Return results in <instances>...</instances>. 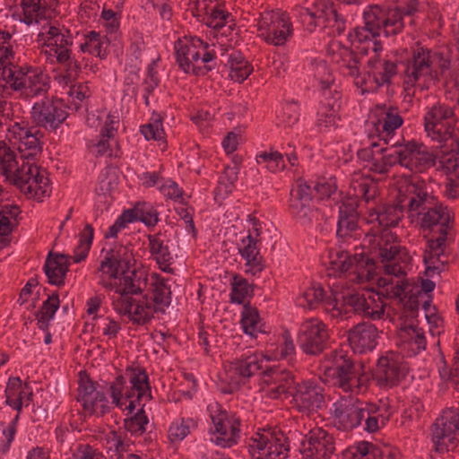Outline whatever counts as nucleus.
Wrapping results in <instances>:
<instances>
[{"mask_svg":"<svg viewBox=\"0 0 459 459\" xmlns=\"http://www.w3.org/2000/svg\"><path fill=\"white\" fill-rule=\"evenodd\" d=\"M409 372L407 363L388 357H380L372 377L380 386H396Z\"/></svg>","mask_w":459,"mask_h":459,"instance_id":"obj_13","label":"nucleus"},{"mask_svg":"<svg viewBox=\"0 0 459 459\" xmlns=\"http://www.w3.org/2000/svg\"><path fill=\"white\" fill-rule=\"evenodd\" d=\"M348 38L351 44H354L355 42L358 44H368L373 39L369 31L366 29V24L364 27H356L353 29V31L349 33Z\"/></svg>","mask_w":459,"mask_h":459,"instance_id":"obj_63","label":"nucleus"},{"mask_svg":"<svg viewBox=\"0 0 459 459\" xmlns=\"http://www.w3.org/2000/svg\"><path fill=\"white\" fill-rule=\"evenodd\" d=\"M359 369L356 368L351 359H343L342 363L332 368L333 376L337 379V383L344 391L365 392L371 381L374 379L372 373L359 372L364 368L363 364H359Z\"/></svg>","mask_w":459,"mask_h":459,"instance_id":"obj_8","label":"nucleus"},{"mask_svg":"<svg viewBox=\"0 0 459 459\" xmlns=\"http://www.w3.org/2000/svg\"><path fill=\"white\" fill-rule=\"evenodd\" d=\"M405 150H407V143L403 148L381 147L377 149V153L381 154L382 157L373 162L375 170L378 173H386L391 167L396 164L406 168L408 160Z\"/></svg>","mask_w":459,"mask_h":459,"instance_id":"obj_27","label":"nucleus"},{"mask_svg":"<svg viewBox=\"0 0 459 459\" xmlns=\"http://www.w3.org/2000/svg\"><path fill=\"white\" fill-rule=\"evenodd\" d=\"M330 265L334 273H346L353 266L352 255L343 251L338 253L336 259L330 262Z\"/></svg>","mask_w":459,"mask_h":459,"instance_id":"obj_58","label":"nucleus"},{"mask_svg":"<svg viewBox=\"0 0 459 459\" xmlns=\"http://www.w3.org/2000/svg\"><path fill=\"white\" fill-rule=\"evenodd\" d=\"M357 196H360L366 203L374 200L377 195V185L372 180L363 179L354 186Z\"/></svg>","mask_w":459,"mask_h":459,"instance_id":"obj_55","label":"nucleus"},{"mask_svg":"<svg viewBox=\"0 0 459 459\" xmlns=\"http://www.w3.org/2000/svg\"><path fill=\"white\" fill-rule=\"evenodd\" d=\"M406 191L411 195L408 203L409 212L418 211L428 204L435 201L437 198L433 195L429 194L424 180H418L409 184L406 187Z\"/></svg>","mask_w":459,"mask_h":459,"instance_id":"obj_31","label":"nucleus"},{"mask_svg":"<svg viewBox=\"0 0 459 459\" xmlns=\"http://www.w3.org/2000/svg\"><path fill=\"white\" fill-rule=\"evenodd\" d=\"M20 165L16 153L11 149L9 145L4 141L0 142V167L2 174L10 179L13 178V172Z\"/></svg>","mask_w":459,"mask_h":459,"instance_id":"obj_42","label":"nucleus"},{"mask_svg":"<svg viewBox=\"0 0 459 459\" xmlns=\"http://www.w3.org/2000/svg\"><path fill=\"white\" fill-rule=\"evenodd\" d=\"M447 231L445 229L437 238H429L427 241V249L424 252L423 262L424 264L430 263V261L440 262L442 264H447V260H443L442 257L445 254L446 241L447 239Z\"/></svg>","mask_w":459,"mask_h":459,"instance_id":"obj_37","label":"nucleus"},{"mask_svg":"<svg viewBox=\"0 0 459 459\" xmlns=\"http://www.w3.org/2000/svg\"><path fill=\"white\" fill-rule=\"evenodd\" d=\"M451 60L444 52H432L424 48L420 42H417V48L413 50L411 60L405 67L404 74L408 80L405 83L417 82L420 77H424V83L440 82L438 70L442 76L447 72Z\"/></svg>","mask_w":459,"mask_h":459,"instance_id":"obj_1","label":"nucleus"},{"mask_svg":"<svg viewBox=\"0 0 459 459\" xmlns=\"http://www.w3.org/2000/svg\"><path fill=\"white\" fill-rule=\"evenodd\" d=\"M443 153L439 160V169L450 174L457 169L459 166V151L458 152H446V148H440Z\"/></svg>","mask_w":459,"mask_h":459,"instance_id":"obj_56","label":"nucleus"},{"mask_svg":"<svg viewBox=\"0 0 459 459\" xmlns=\"http://www.w3.org/2000/svg\"><path fill=\"white\" fill-rule=\"evenodd\" d=\"M338 112L339 111L319 108L316 121V126L318 131L321 133H328L336 130L338 123L341 120Z\"/></svg>","mask_w":459,"mask_h":459,"instance_id":"obj_44","label":"nucleus"},{"mask_svg":"<svg viewBox=\"0 0 459 459\" xmlns=\"http://www.w3.org/2000/svg\"><path fill=\"white\" fill-rule=\"evenodd\" d=\"M286 105L283 108L282 112V122L287 126H292L295 125L299 119V112L298 107H293L292 105H298L299 101L295 100H285Z\"/></svg>","mask_w":459,"mask_h":459,"instance_id":"obj_57","label":"nucleus"},{"mask_svg":"<svg viewBox=\"0 0 459 459\" xmlns=\"http://www.w3.org/2000/svg\"><path fill=\"white\" fill-rule=\"evenodd\" d=\"M148 423L149 419L144 411V404H143L134 415L125 419L124 428L131 435L140 437L145 433Z\"/></svg>","mask_w":459,"mask_h":459,"instance_id":"obj_43","label":"nucleus"},{"mask_svg":"<svg viewBox=\"0 0 459 459\" xmlns=\"http://www.w3.org/2000/svg\"><path fill=\"white\" fill-rule=\"evenodd\" d=\"M352 261L359 281H370L375 278L377 264L374 258L369 257L367 253H360L353 255Z\"/></svg>","mask_w":459,"mask_h":459,"instance_id":"obj_38","label":"nucleus"},{"mask_svg":"<svg viewBox=\"0 0 459 459\" xmlns=\"http://www.w3.org/2000/svg\"><path fill=\"white\" fill-rule=\"evenodd\" d=\"M78 376L76 401L81 403L82 410L90 416L95 415L97 405L95 394H100V392L97 390L99 384L91 378L86 370H81Z\"/></svg>","mask_w":459,"mask_h":459,"instance_id":"obj_23","label":"nucleus"},{"mask_svg":"<svg viewBox=\"0 0 459 459\" xmlns=\"http://www.w3.org/2000/svg\"><path fill=\"white\" fill-rule=\"evenodd\" d=\"M134 306H135L134 311H132V308H130V315H126L134 325H147L154 317L156 312L152 310V302L149 300L148 294L143 295L142 299L138 301L135 300Z\"/></svg>","mask_w":459,"mask_h":459,"instance_id":"obj_40","label":"nucleus"},{"mask_svg":"<svg viewBox=\"0 0 459 459\" xmlns=\"http://www.w3.org/2000/svg\"><path fill=\"white\" fill-rule=\"evenodd\" d=\"M409 286V282L407 279H403L400 282H398L396 285L392 286L391 289H386V294L385 297L391 298V299H399L400 302H403L405 299L407 298V295L405 294V290L407 287ZM381 294L384 296V293L381 292Z\"/></svg>","mask_w":459,"mask_h":459,"instance_id":"obj_62","label":"nucleus"},{"mask_svg":"<svg viewBox=\"0 0 459 459\" xmlns=\"http://www.w3.org/2000/svg\"><path fill=\"white\" fill-rule=\"evenodd\" d=\"M137 214L139 221L147 227H154L159 222V212L154 206L146 202H137Z\"/></svg>","mask_w":459,"mask_h":459,"instance_id":"obj_49","label":"nucleus"},{"mask_svg":"<svg viewBox=\"0 0 459 459\" xmlns=\"http://www.w3.org/2000/svg\"><path fill=\"white\" fill-rule=\"evenodd\" d=\"M290 451V440L280 429H271L267 436L253 439L249 453L253 459H286Z\"/></svg>","mask_w":459,"mask_h":459,"instance_id":"obj_2","label":"nucleus"},{"mask_svg":"<svg viewBox=\"0 0 459 459\" xmlns=\"http://www.w3.org/2000/svg\"><path fill=\"white\" fill-rule=\"evenodd\" d=\"M431 126L425 131L433 140L437 141L439 148H446V152L459 151V128L454 125V121L429 123Z\"/></svg>","mask_w":459,"mask_h":459,"instance_id":"obj_21","label":"nucleus"},{"mask_svg":"<svg viewBox=\"0 0 459 459\" xmlns=\"http://www.w3.org/2000/svg\"><path fill=\"white\" fill-rule=\"evenodd\" d=\"M261 376L262 382L266 385H276L270 391V395L273 398H278L281 394L290 395L298 385L295 382L294 375L290 371L281 369L279 366L266 367Z\"/></svg>","mask_w":459,"mask_h":459,"instance_id":"obj_16","label":"nucleus"},{"mask_svg":"<svg viewBox=\"0 0 459 459\" xmlns=\"http://www.w3.org/2000/svg\"><path fill=\"white\" fill-rule=\"evenodd\" d=\"M252 71V66L247 64L244 65L242 63H238L236 65L232 64L230 76L232 81L238 83H242L249 76Z\"/></svg>","mask_w":459,"mask_h":459,"instance_id":"obj_61","label":"nucleus"},{"mask_svg":"<svg viewBox=\"0 0 459 459\" xmlns=\"http://www.w3.org/2000/svg\"><path fill=\"white\" fill-rule=\"evenodd\" d=\"M370 403L359 399H343L334 403V427L342 431H350L360 425L366 417Z\"/></svg>","mask_w":459,"mask_h":459,"instance_id":"obj_6","label":"nucleus"},{"mask_svg":"<svg viewBox=\"0 0 459 459\" xmlns=\"http://www.w3.org/2000/svg\"><path fill=\"white\" fill-rule=\"evenodd\" d=\"M385 9L378 5L370 6L363 13L366 29L369 31L372 38H377L380 34V30L383 28L385 32Z\"/></svg>","mask_w":459,"mask_h":459,"instance_id":"obj_39","label":"nucleus"},{"mask_svg":"<svg viewBox=\"0 0 459 459\" xmlns=\"http://www.w3.org/2000/svg\"><path fill=\"white\" fill-rule=\"evenodd\" d=\"M249 285L247 281L242 276L236 274L231 282L230 302L243 304L240 324L246 334L255 336L256 325L260 316L258 309L251 306L250 302L244 303L245 298L248 295Z\"/></svg>","mask_w":459,"mask_h":459,"instance_id":"obj_4","label":"nucleus"},{"mask_svg":"<svg viewBox=\"0 0 459 459\" xmlns=\"http://www.w3.org/2000/svg\"><path fill=\"white\" fill-rule=\"evenodd\" d=\"M289 210L296 218L310 220L313 212L312 189L307 182L299 178L296 181V187L290 194Z\"/></svg>","mask_w":459,"mask_h":459,"instance_id":"obj_14","label":"nucleus"},{"mask_svg":"<svg viewBox=\"0 0 459 459\" xmlns=\"http://www.w3.org/2000/svg\"><path fill=\"white\" fill-rule=\"evenodd\" d=\"M146 140L160 141L164 138L165 132L162 126V118L160 115L152 123L143 125L140 129Z\"/></svg>","mask_w":459,"mask_h":459,"instance_id":"obj_53","label":"nucleus"},{"mask_svg":"<svg viewBox=\"0 0 459 459\" xmlns=\"http://www.w3.org/2000/svg\"><path fill=\"white\" fill-rule=\"evenodd\" d=\"M12 34L0 30V64L13 56V46L11 44Z\"/></svg>","mask_w":459,"mask_h":459,"instance_id":"obj_59","label":"nucleus"},{"mask_svg":"<svg viewBox=\"0 0 459 459\" xmlns=\"http://www.w3.org/2000/svg\"><path fill=\"white\" fill-rule=\"evenodd\" d=\"M126 374L128 376L132 390L137 392L138 400H142L147 391L149 392V398L152 399L149 376L145 368L131 365L126 368Z\"/></svg>","mask_w":459,"mask_h":459,"instance_id":"obj_29","label":"nucleus"},{"mask_svg":"<svg viewBox=\"0 0 459 459\" xmlns=\"http://www.w3.org/2000/svg\"><path fill=\"white\" fill-rule=\"evenodd\" d=\"M68 117L60 100H46L34 103L31 117L38 126L51 131L56 130Z\"/></svg>","mask_w":459,"mask_h":459,"instance_id":"obj_10","label":"nucleus"},{"mask_svg":"<svg viewBox=\"0 0 459 459\" xmlns=\"http://www.w3.org/2000/svg\"><path fill=\"white\" fill-rule=\"evenodd\" d=\"M263 362L264 359L255 353L246 358L238 359L232 364L236 374L243 378H249L255 374L261 375L265 369Z\"/></svg>","mask_w":459,"mask_h":459,"instance_id":"obj_35","label":"nucleus"},{"mask_svg":"<svg viewBox=\"0 0 459 459\" xmlns=\"http://www.w3.org/2000/svg\"><path fill=\"white\" fill-rule=\"evenodd\" d=\"M261 160L266 163V168L272 172L283 170L285 169L283 155L278 151H271L269 153L266 152L260 153L256 156V161L260 163Z\"/></svg>","mask_w":459,"mask_h":459,"instance_id":"obj_51","label":"nucleus"},{"mask_svg":"<svg viewBox=\"0 0 459 459\" xmlns=\"http://www.w3.org/2000/svg\"><path fill=\"white\" fill-rule=\"evenodd\" d=\"M336 189L337 186L334 182H317L314 186V190L319 200L329 198L335 193Z\"/></svg>","mask_w":459,"mask_h":459,"instance_id":"obj_64","label":"nucleus"},{"mask_svg":"<svg viewBox=\"0 0 459 459\" xmlns=\"http://www.w3.org/2000/svg\"><path fill=\"white\" fill-rule=\"evenodd\" d=\"M197 428V422L191 418L177 420L173 422L169 429V438L171 442L182 441L188 434L191 429Z\"/></svg>","mask_w":459,"mask_h":459,"instance_id":"obj_45","label":"nucleus"},{"mask_svg":"<svg viewBox=\"0 0 459 459\" xmlns=\"http://www.w3.org/2000/svg\"><path fill=\"white\" fill-rule=\"evenodd\" d=\"M341 99L342 92L335 88H321L319 108L339 111L341 108Z\"/></svg>","mask_w":459,"mask_h":459,"instance_id":"obj_48","label":"nucleus"},{"mask_svg":"<svg viewBox=\"0 0 459 459\" xmlns=\"http://www.w3.org/2000/svg\"><path fill=\"white\" fill-rule=\"evenodd\" d=\"M392 109L390 108L389 111L385 112L382 119L377 118L372 122L375 132L389 134L390 132H394L403 125V117L399 114H393Z\"/></svg>","mask_w":459,"mask_h":459,"instance_id":"obj_46","label":"nucleus"},{"mask_svg":"<svg viewBox=\"0 0 459 459\" xmlns=\"http://www.w3.org/2000/svg\"><path fill=\"white\" fill-rule=\"evenodd\" d=\"M385 454L380 446L371 442L360 441L348 448L344 455L347 459H383Z\"/></svg>","mask_w":459,"mask_h":459,"instance_id":"obj_36","label":"nucleus"},{"mask_svg":"<svg viewBox=\"0 0 459 459\" xmlns=\"http://www.w3.org/2000/svg\"><path fill=\"white\" fill-rule=\"evenodd\" d=\"M71 256L66 254L50 251L47 255L43 271L51 285L62 287L70 267Z\"/></svg>","mask_w":459,"mask_h":459,"instance_id":"obj_19","label":"nucleus"},{"mask_svg":"<svg viewBox=\"0 0 459 459\" xmlns=\"http://www.w3.org/2000/svg\"><path fill=\"white\" fill-rule=\"evenodd\" d=\"M358 199L347 196L342 200L339 207V218L337 222V236L345 237L354 231L358 227Z\"/></svg>","mask_w":459,"mask_h":459,"instance_id":"obj_25","label":"nucleus"},{"mask_svg":"<svg viewBox=\"0 0 459 459\" xmlns=\"http://www.w3.org/2000/svg\"><path fill=\"white\" fill-rule=\"evenodd\" d=\"M405 152L408 160L406 168L412 172L422 173L436 165L437 155L429 152L423 143L408 142Z\"/></svg>","mask_w":459,"mask_h":459,"instance_id":"obj_18","label":"nucleus"},{"mask_svg":"<svg viewBox=\"0 0 459 459\" xmlns=\"http://www.w3.org/2000/svg\"><path fill=\"white\" fill-rule=\"evenodd\" d=\"M161 234L148 235L149 251L152 257L159 264L160 270L165 273H173L171 268L172 255L168 245L160 238Z\"/></svg>","mask_w":459,"mask_h":459,"instance_id":"obj_28","label":"nucleus"},{"mask_svg":"<svg viewBox=\"0 0 459 459\" xmlns=\"http://www.w3.org/2000/svg\"><path fill=\"white\" fill-rule=\"evenodd\" d=\"M135 264L132 249L126 246H116L107 251L104 260L100 262L99 271L107 273L110 279H119L129 273Z\"/></svg>","mask_w":459,"mask_h":459,"instance_id":"obj_11","label":"nucleus"},{"mask_svg":"<svg viewBox=\"0 0 459 459\" xmlns=\"http://www.w3.org/2000/svg\"><path fill=\"white\" fill-rule=\"evenodd\" d=\"M148 276V272L143 268L129 269V273L121 277L120 285L131 295L143 294L149 285Z\"/></svg>","mask_w":459,"mask_h":459,"instance_id":"obj_30","label":"nucleus"},{"mask_svg":"<svg viewBox=\"0 0 459 459\" xmlns=\"http://www.w3.org/2000/svg\"><path fill=\"white\" fill-rule=\"evenodd\" d=\"M431 440L437 452L444 453L454 451L459 444V435L455 434L437 420L430 427Z\"/></svg>","mask_w":459,"mask_h":459,"instance_id":"obj_26","label":"nucleus"},{"mask_svg":"<svg viewBox=\"0 0 459 459\" xmlns=\"http://www.w3.org/2000/svg\"><path fill=\"white\" fill-rule=\"evenodd\" d=\"M21 146H24V151L32 152L28 153L30 158H39L42 153L43 143L39 141L36 136L32 135V130H26L24 134H20Z\"/></svg>","mask_w":459,"mask_h":459,"instance_id":"obj_52","label":"nucleus"},{"mask_svg":"<svg viewBox=\"0 0 459 459\" xmlns=\"http://www.w3.org/2000/svg\"><path fill=\"white\" fill-rule=\"evenodd\" d=\"M328 338L326 325L322 321L311 319L301 325L298 342L306 354L316 356L326 348Z\"/></svg>","mask_w":459,"mask_h":459,"instance_id":"obj_9","label":"nucleus"},{"mask_svg":"<svg viewBox=\"0 0 459 459\" xmlns=\"http://www.w3.org/2000/svg\"><path fill=\"white\" fill-rule=\"evenodd\" d=\"M19 167L13 172V185L20 186L21 188L28 184L30 179H33L35 186L31 185L27 186L25 194L32 195L37 200L40 201L41 198L48 196L51 188L49 186L50 179L45 174L47 170L41 166L37 164L33 166Z\"/></svg>","mask_w":459,"mask_h":459,"instance_id":"obj_7","label":"nucleus"},{"mask_svg":"<svg viewBox=\"0 0 459 459\" xmlns=\"http://www.w3.org/2000/svg\"><path fill=\"white\" fill-rule=\"evenodd\" d=\"M342 307H351L353 313L360 314L368 316L372 319H380L384 315V309L373 310L370 308V305L368 303L365 296L358 292L351 293L346 296H342Z\"/></svg>","mask_w":459,"mask_h":459,"instance_id":"obj_32","label":"nucleus"},{"mask_svg":"<svg viewBox=\"0 0 459 459\" xmlns=\"http://www.w3.org/2000/svg\"><path fill=\"white\" fill-rule=\"evenodd\" d=\"M213 433L218 434L216 444L222 447H231L239 438L241 420L235 415H230L227 411L220 408L212 415Z\"/></svg>","mask_w":459,"mask_h":459,"instance_id":"obj_12","label":"nucleus"},{"mask_svg":"<svg viewBox=\"0 0 459 459\" xmlns=\"http://www.w3.org/2000/svg\"><path fill=\"white\" fill-rule=\"evenodd\" d=\"M422 218L420 222V228L423 230L433 231L434 228L438 226V235L441 234L442 230L448 232L451 228L449 223L451 222V217L447 211V206H444L437 198L435 201L423 206Z\"/></svg>","mask_w":459,"mask_h":459,"instance_id":"obj_17","label":"nucleus"},{"mask_svg":"<svg viewBox=\"0 0 459 459\" xmlns=\"http://www.w3.org/2000/svg\"><path fill=\"white\" fill-rule=\"evenodd\" d=\"M334 451L333 436L322 428L311 429L299 446L303 459H330Z\"/></svg>","mask_w":459,"mask_h":459,"instance_id":"obj_5","label":"nucleus"},{"mask_svg":"<svg viewBox=\"0 0 459 459\" xmlns=\"http://www.w3.org/2000/svg\"><path fill=\"white\" fill-rule=\"evenodd\" d=\"M151 280L149 291L152 296L149 297V300L152 302V310L165 314L166 308L171 303L170 286L168 285L167 280L157 273L151 274Z\"/></svg>","mask_w":459,"mask_h":459,"instance_id":"obj_24","label":"nucleus"},{"mask_svg":"<svg viewBox=\"0 0 459 459\" xmlns=\"http://www.w3.org/2000/svg\"><path fill=\"white\" fill-rule=\"evenodd\" d=\"M290 396L292 408L307 416L316 413L325 403L324 388L313 381L298 383Z\"/></svg>","mask_w":459,"mask_h":459,"instance_id":"obj_3","label":"nucleus"},{"mask_svg":"<svg viewBox=\"0 0 459 459\" xmlns=\"http://www.w3.org/2000/svg\"><path fill=\"white\" fill-rule=\"evenodd\" d=\"M377 328L369 322H361L348 331V341L354 352L372 351L377 344Z\"/></svg>","mask_w":459,"mask_h":459,"instance_id":"obj_15","label":"nucleus"},{"mask_svg":"<svg viewBox=\"0 0 459 459\" xmlns=\"http://www.w3.org/2000/svg\"><path fill=\"white\" fill-rule=\"evenodd\" d=\"M436 420L459 435V407L453 406L443 409Z\"/></svg>","mask_w":459,"mask_h":459,"instance_id":"obj_54","label":"nucleus"},{"mask_svg":"<svg viewBox=\"0 0 459 459\" xmlns=\"http://www.w3.org/2000/svg\"><path fill=\"white\" fill-rule=\"evenodd\" d=\"M325 296V290L321 285L312 286L306 290L302 298L307 301L309 308H312L315 304L320 303Z\"/></svg>","mask_w":459,"mask_h":459,"instance_id":"obj_60","label":"nucleus"},{"mask_svg":"<svg viewBox=\"0 0 459 459\" xmlns=\"http://www.w3.org/2000/svg\"><path fill=\"white\" fill-rule=\"evenodd\" d=\"M403 206L401 204L384 205L380 211H375L379 225L387 230L398 225L403 216Z\"/></svg>","mask_w":459,"mask_h":459,"instance_id":"obj_41","label":"nucleus"},{"mask_svg":"<svg viewBox=\"0 0 459 459\" xmlns=\"http://www.w3.org/2000/svg\"><path fill=\"white\" fill-rule=\"evenodd\" d=\"M48 76L39 67L24 66L18 67L17 77L10 86H46Z\"/></svg>","mask_w":459,"mask_h":459,"instance_id":"obj_33","label":"nucleus"},{"mask_svg":"<svg viewBox=\"0 0 459 459\" xmlns=\"http://www.w3.org/2000/svg\"><path fill=\"white\" fill-rule=\"evenodd\" d=\"M404 15L405 13L399 6H396L394 9L385 10V35H396L403 30L404 27Z\"/></svg>","mask_w":459,"mask_h":459,"instance_id":"obj_47","label":"nucleus"},{"mask_svg":"<svg viewBox=\"0 0 459 459\" xmlns=\"http://www.w3.org/2000/svg\"><path fill=\"white\" fill-rule=\"evenodd\" d=\"M293 36V25L286 12H279L272 17L264 40L273 46H284Z\"/></svg>","mask_w":459,"mask_h":459,"instance_id":"obj_20","label":"nucleus"},{"mask_svg":"<svg viewBox=\"0 0 459 459\" xmlns=\"http://www.w3.org/2000/svg\"><path fill=\"white\" fill-rule=\"evenodd\" d=\"M116 293L119 294V297L113 300L114 309L119 315H130V308H133L135 299L133 298V295L126 290L122 287H117Z\"/></svg>","mask_w":459,"mask_h":459,"instance_id":"obj_50","label":"nucleus"},{"mask_svg":"<svg viewBox=\"0 0 459 459\" xmlns=\"http://www.w3.org/2000/svg\"><path fill=\"white\" fill-rule=\"evenodd\" d=\"M59 307V294L57 291H55L51 295H48V299L43 301L39 310L35 314L37 325L39 330L43 332L48 331L50 320L54 318Z\"/></svg>","mask_w":459,"mask_h":459,"instance_id":"obj_34","label":"nucleus"},{"mask_svg":"<svg viewBox=\"0 0 459 459\" xmlns=\"http://www.w3.org/2000/svg\"><path fill=\"white\" fill-rule=\"evenodd\" d=\"M174 48L177 62L185 73L192 72L194 74L199 75L205 74L211 70V67L208 65L201 66L195 64L200 59V54L194 45L185 44L183 40L178 39L175 42Z\"/></svg>","mask_w":459,"mask_h":459,"instance_id":"obj_22","label":"nucleus"}]
</instances>
